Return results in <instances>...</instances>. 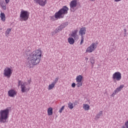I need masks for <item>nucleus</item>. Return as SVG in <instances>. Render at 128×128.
I'll use <instances>...</instances> for the list:
<instances>
[{"instance_id":"nucleus-9","label":"nucleus","mask_w":128,"mask_h":128,"mask_svg":"<svg viewBox=\"0 0 128 128\" xmlns=\"http://www.w3.org/2000/svg\"><path fill=\"white\" fill-rule=\"evenodd\" d=\"M98 48V44L96 43H92L86 50V52H92Z\"/></svg>"},{"instance_id":"nucleus-4","label":"nucleus","mask_w":128,"mask_h":128,"mask_svg":"<svg viewBox=\"0 0 128 128\" xmlns=\"http://www.w3.org/2000/svg\"><path fill=\"white\" fill-rule=\"evenodd\" d=\"M30 18V12L27 10H22L20 12V18L22 22H26Z\"/></svg>"},{"instance_id":"nucleus-10","label":"nucleus","mask_w":128,"mask_h":128,"mask_svg":"<svg viewBox=\"0 0 128 128\" xmlns=\"http://www.w3.org/2000/svg\"><path fill=\"white\" fill-rule=\"evenodd\" d=\"M82 76L79 75L76 78V82H77L76 86L78 88H80L82 86Z\"/></svg>"},{"instance_id":"nucleus-31","label":"nucleus","mask_w":128,"mask_h":128,"mask_svg":"<svg viewBox=\"0 0 128 128\" xmlns=\"http://www.w3.org/2000/svg\"><path fill=\"white\" fill-rule=\"evenodd\" d=\"M28 82L30 84V82H32V79L28 80Z\"/></svg>"},{"instance_id":"nucleus-23","label":"nucleus","mask_w":128,"mask_h":128,"mask_svg":"<svg viewBox=\"0 0 128 128\" xmlns=\"http://www.w3.org/2000/svg\"><path fill=\"white\" fill-rule=\"evenodd\" d=\"M102 116V111H100L96 115V120H98L100 118V116Z\"/></svg>"},{"instance_id":"nucleus-20","label":"nucleus","mask_w":128,"mask_h":128,"mask_svg":"<svg viewBox=\"0 0 128 128\" xmlns=\"http://www.w3.org/2000/svg\"><path fill=\"white\" fill-rule=\"evenodd\" d=\"M47 112L48 116H52L53 112L52 107H50L48 109Z\"/></svg>"},{"instance_id":"nucleus-24","label":"nucleus","mask_w":128,"mask_h":128,"mask_svg":"<svg viewBox=\"0 0 128 128\" xmlns=\"http://www.w3.org/2000/svg\"><path fill=\"white\" fill-rule=\"evenodd\" d=\"M68 106L70 110H72L74 108V104L72 102H69Z\"/></svg>"},{"instance_id":"nucleus-19","label":"nucleus","mask_w":128,"mask_h":128,"mask_svg":"<svg viewBox=\"0 0 128 128\" xmlns=\"http://www.w3.org/2000/svg\"><path fill=\"white\" fill-rule=\"evenodd\" d=\"M68 42H69L70 44H74V39L72 37H70L68 38Z\"/></svg>"},{"instance_id":"nucleus-17","label":"nucleus","mask_w":128,"mask_h":128,"mask_svg":"<svg viewBox=\"0 0 128 128\" xmlns=\"http://www.w3.org/2000/svg\"><path fill=\"white\" fill-rule=\"evenodd\" d=\"M0 6L2 10H6V3H5L4 1L1 2Z\"/></svg>"},{"instance_id":"nucleus-37","label":"nucleus","mask_w":128,"mask_h":128,"mask_svg":"<svg viewBox=\"0 0 128 128\" xmlns=\"http://www.w3.org/2000/svg\"><path fill=\"white\" fill-rule=\"evenodd\" d=\"M2 30V28H0V30Z\"/></svg>"},{"instance_id":"nucleus-15","label":"nucleus","mask_w":128,"mask_h":128,"mask_svg":"<svg viewBox=\"0 0 128 128\" xmlns=\"http://www.w3.org/2000/svg\"><path fill=\"white\" fill-rule=\"evenodd\" d=\"M124 88V85L121 84L120 86L118 88H117L116 90L114 91V93H113L112 94H118V92H120L122 90V88Z\"/></svg>"},{"instance_id":"nucleus-16","label":"nucleus","mask_w":128,"mask_h":128,"mask_svg":"<svg viewBox=\"0 0 128 128\" xmlns=\"http://www.w3.org/2000/svg\"><path fill=\"white\" fill-rule=\"evenodd\" d=\"M0 18H1V20L2 22H6V14L2 12L0 14Z\"/></svg>"},{"instance_id":"nucleus-30","label":"nucleus","mask_w":128,"mask_h":128,"mask_svg":"<svg viewBox=\"0 0 128 128\" xmlns=\"http://www.w3.org/2000/svg\"><path fill=\"white\" fill-rule=\"evenodd\" d=\"M72 88H76V83H72Z\"/></svg>"},{"instance_id":"nucleus-5","label":"nucleus","mask_w":128,"mask_h":128,"mask_svg":"<svg viewBox=\"0 0 128 128\" xmlns=\"http://www.w3.org/2000/svg\"><path fill=\"white\" fill-rule=\"evenodd\" d=\"M13 70L12 68L10 67H6L4 69V76L5 78H10L12 75V74Z\"/></svg>"},{"instance_id":"nucleus-14","label":"nucleus","mask_w":128,"mask_h":128,"mask_svg":"<svg viewBox=\"0 0 128 128\" xmlns=\"http://www.w3.org/2000/svg\"><path fill=\"white\" fill-rule=\"evenodd\" d=\"M86 27H83L80 29L79 31V34H80L81 36H84L86 34Z\"/></svg>"},{"instance_id":"nucleus-18","label":"nucleus","mask_w":128,"mask_h":128,"mask_svg":"<svg viewBox=\"0 0 128 128\" xmlns=\"http://www.w3.org/2000/svg\"><path fill=\"white\" fill-rule=\"evenodd\" d=\"M90 106L88 104H83V109L84 110H90Z\"/></svg>"},{"instance_id":"nucleus-6","label":"nucleus","mask_w":128,"mask_h":128,"mask_svg":"<svg viewBox=\"0 0 128 128\" xmlns=\"http://www.w3.org/2000/svg\"><path fill=\"white\" fill-rule=\"evenodd\" d=\"M28 84L26 82H22L20 80H19L18 82V86H21V91L22 92H28L30 90V88H28L26 87V86Z\"/></svg>"},{"instance_id":"nucleus-29","label":"nucleus","mask_w":128,"mask_h":128,"mask_svg":"<svg viewBox=\"0 0 128 128\" xmlns=\"http://www.w3.org/2000/svg\"><path fill=\"white\" fill-rule=\"evenodd\" d=\"M90 62L92 64H94V60L93 58H90Z\"/></svg>"},{"instance_id":"nucleus-3","label":"nucleus","mask_w":128,"mask_h":128,"mask_svg":"<svg viewBox=\"0 0 128 128\" xmlns=\"http://www.w3.org/2000/svg\"><path fill=\"white\" fill-rule=\"evenodd\" d=\"M68 8L66 6H64L62 8L56 12L54 16L56 18H64V14H68Z\"/></svg>"},{"instance_id":"nucleus-25","label":"nucleus","mask_w":128,"mask_h":128,"mask_svg":"<svg viewBox=\"0 0 128 128\" xmlns=\"http://www.w3.org/2000/svg\"><path fill=\"white\" fill-rule=\"evenodd\" d=\"M122 128H128V120L124 122V126H122Z\"/></svg>"},{"instance_id":"nucleus-1","label":"nucleus","mask_w":128,"mask_h":128,"mask_svg":"<svg viewBox=\"0 0 128 128\" xmlns=\"http://www.w3.org/2000/svg\"><path fill=\"white\" fill-rule=\"evenodd\" d=\"M42 52L40 48L37 49L32 52L28 58V62L27 63V66L29 68H32L34 66L38 64L42 60Z\"/></svg>"},{"instance_id":"nucleus-22","label":"nucleus","mask_w":128,"mask_h":128,"mask_svg":"<svg viewBox=\"0 0 128 128\" xmlns=\"http://www.w3.org/2000/svg\"><path fill=\"white\" fill-rule=\"evenodd\" d=\"M10 32H12V28H9L6 30L5 32V36H8V34H10Z\"/></svg>"},{"instance_id":"nucleus-32","label":"nucleus","mask_w":128,"mask_h":128,"mask_svg":"<svg viewBox=\"0 0 128 128\" xmlns=\"http://www.w3.org/2000/svg\"><path fill=\"white\" fill-rule=\"evenodd\" d=\"M6 2V4H8V2H10V0H5Z\"/></svg>"},{"instance_id":"nucleus-34","label":"nucleus","mask_w":128,"mask_h":128,"mask_svg":"<svg viewBox=\"0 0 128 128\" xmlns=\"http://www.w3.org/2000/svg\"><path fill=\"white\" fill-rule=\"evenodd\" d=\"M85 60H86V62H88V58L87 57H86Z\"/></svg>"},{"instance_id":"nucleus-12","label":"nucleus","mask_w":128,"mask_h":128,"mask_svg":"<svg viewBox=\"0 0 128 128\" xmlns=\"http://www.w3.org/2000/svg\"><path fill=\"white\" fill-rule=\"evenodd\" d=\"M17 92L14 90H10L8 92V96L11 98H14L16 96Z\"/></svg>"},{"instance_id":"nucleus-21","label":"nucleus","mask_w":128,"mask_h":128,"mask_svg":"<svg viewBox=\"0 0 128 128\" xmlns=\"http://www.w3.org/2000/svg\"><path fill=\"white\" fill-rule=\"evenodd\" d=\"M55 86H56V84L54 83H53V82L51 84H50L48 86V90H52V88H54Z\"/></svg>"},{"instance_id":"nucleus-35","label":"nucleus","mask_w":128,"mask_h":128,"mask_svg":"<svg viewBox=\"0 0 128 128\" xmlns=\"http://www.w3.org/2000/svg\"><path fill=\"white\" fill-rule=\"evenodd\" d=\"M90 2H96V0H88Z\"/></svg>"},{"instance_id":"nucleus-7","label":"nucleus","mask_w":128,"mask_h":128,"mask_svg":"<svg viewBox=\"0 0 128 128\" xmlns=\"http://www.w3.org/2000/svg\"><path fill=\"white\" fill-rule=\"evenodd\" d=\"M70 10L73 12L78 10V0H72L70 4Z\"/></svg>"},{"instance_id":"nucleus-26","label":"nucleus","mask_w":128,"mask_h":128,"mask_svg":"<svg viewBox=\"0 0 128 128\" xmlns=\"http://www.w3.org/2000/svg\"><path fill=\"white\" fill-rule=\"evenodd\" d=\"M64 106H62L59 110L60 114H62V110H64Z\"/></svg>"},{"instance_id":"nucleus-11","label":"nucleus","mask_w":128,"mask_h":128,"mask_svg":"<svg viewBox=\"0 0 128 128\" xmlns=\"http://www.w3.org/2000/svg\"><path fill=\"white\" fill-rule=\"evenodd\" d=\"M37 4H38L41 6H44L46 4V0H34Z\"/></svg>"},{"instance_id":"nucleus-36","label":"nucleus","mask_w":128,"mask_h":128,"mask_svg":"<svg viewBox=\"0 0 128 128\" xmlns=\"http://www.w3.org/2000/svg\"><path fill=\"white\" fill-rule=\"evenodd\" d=\"M124 32H126V29H124Z\"/></svg>"},{"instance_id":"nucleus-28","label":"nucleus","mask_w":128,"mask_h":128,"mask_svg":"<svg viewBox=\"0 0 128 128\" xmlns=\"http://www.w3.org/2000/svg\"><path fill=\"white\" fill-rule=\"evenodd\" d=\"M58 82V77L56 78H55L54 82H52L54 83L55 84H56V82Z\"/></svg>"},{"instance_id":"nucleus-8","label":"nucleus","mask_w":128,"mask_h":128,"mask_svg":"<svg viewBox=\"0 0 128 128\" xmlns=\"http://www.w3.org/2000/svg\"><path fill=\"white\" fill-rule=\"evenodd\" d=\"M112 78L114 82H120L122 80V74L120 72H115L112 76Z\"/></svg>"},{"instance_id":"nucleus-2","label":"nucleus","mask_w":128,"mask_h":128,"mask_svg":"<svg viewBox=\"0 0 128 128\" xmlns=\"http://www.w3.org/2000/svg\"><path fill=\"white\" fill-rule=\"evenodd\" d=\"M9 116L10 110L8 108L0 110V122L2 124L6 122Z\"/></svg>"},{"instance_id":"nucleus-27","label":"nucleus","mask_w":128,"mask_h":128,"mask_svg":"<svg viewBox=\"0 0 128 128\" xmlns=\"http://www.w3.org/2000/svg\"><path fill=\"white\" fill-rule=\"evenodd\" d=\"M84 36H81V41L80 42V44H84Z\"/></svg>"},{"instance_id":"nucleus-13","label":"nucleus","mask_w":128,"mask_h":128,"mask_svg":"<svg viewBox=\"0 0 128 128\" xmlns=\"http://www.w3.org/2000/svg\"><path fill=\"white\" fill-rule=\"evenodd\" d=\"M78 30H75L72 31L71 36L74 38V40H78Z\"/></svg>"},{"instance_id":"nucleus-33","label":"nucleus","mask_w":128,"mask_h":128,"mask_svg":"<svg viewBox=\"0 0 128 128\" xmlns=\"http://www.w3.org/2000/svg\"><path fill=\"white\" fill-rule=\"evenodd\" d=\"M114 2H120V0H114Z\"/></svg>"}]
</instances>
